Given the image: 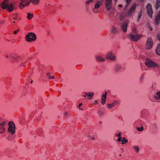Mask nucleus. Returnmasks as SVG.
Here are the masks:
<instances>
[{
  "instance_id": "obj_1",
  "label": "nucleus",
  "mask_w": 160,
  "mask_h": 160,
  "mask_svg": "<svg viewBox=\"0 0 160 160\" xmlns=\"http://www.w3.org/2000/svg\"><path fill=\"white\" fill-rule=\"evenodd\" d=\"M2 7L3 9H7L9 12H12L15 8L13 3H9L8 0H4L2 4Z\"/></svg>"
},
{
  "instance_id": "obj_2",
  "label": "nucleus",
  "mask_w": 160,
  "mask_h": 160,
  "mask_svg": "<svg viewBox=\"0 0 160 160\" xmlns=\"http://www.w3.org/2000/svg\"><path fill=\"white\" fill-rule=\"evenodd\" d=\"M145 64L148 68H157L160 69V66L150 59L147 58L145 62Z\"/></svg>"
},
{
  "instance_id": "obj_3",
  "label": "nucleus",
  "mask_w": 160,
  "mask_h": 160,
  "mask_svg": "<svg viewBox=\"0 0 160 160\" xmlns=\"http://www.w3.org/2000/svg\"><path fill=\"white\" fill-rule=\"evenodd\" d=\"M8 132L12 134H13L15 132V126L13 122L10 121L8 123Z\"/></svg>"
},
{
  "instance_id": "obj_4",
  "label": "nucleus",
  "mask_w": 160,
  "mask_h": 160,
  "mask_svg": "<svg viewBox=\"0 0 160 160\" xmlns=\"http://www.w3.org/2000/svg\"><path fill=\"white\" fill-rule=\"evenodd\" d=\"M36 39V35L33 32H30L26 36V39L27 42H31L34 41Z\"/></svg>"
},
{
  "instance_id": "obj_5",
  "label": "nucleus",
  "mask_w": 160,
  "mask_h": 160,
  "mask_svg": "<svg viewBox=\"0 0 160 160\" xmlns=\"http://www.w3.org/2000/svg\"><path fill=\"white\" fill-rule=\"evenodd\" d=\"M31 2V0H20L19 7L20 9H22L24 7L28 6Z\"/></svg>"
},
{
  "instance_id": "obj_6",
  "label": "nucleus",
  "mask_w": 160,
  "mask_h": 160,
  "mask_svg": "<svg viewBox=\"0 0 160 160\" xmlns=\"http://www.w3.org/2000/svg\"><path fill=\"white\" fill-rule=\"evenodd\" d=\"M153 44L152 39L151 38H148L146 42V49L147 50L150 49L152 48Z\"/></svg>"
},
{
  "instance_id": "obj_7",
  "label": "nucleus",
  "mask_w": 160,
  "mask_h": 160,
  "mask_svg": "<svg viewBox=\"0 0 160 160\" xmlns=\"http://www.w3.org/2000/svg\"><path fill=\"white\" fill-rule=\"evenodd\" d=\"M141 37L142 36L141 34L134 35L132 34H131L129 35L130 39L135 42L138 41Z\"/></svg>"
},
{
  "instance_id": "obj_8",
  "label": "nucleus",
  "mask_w": 160,
  "mask_h": 160,
  "mask_svg": "<svg viewBox=\"0 0 160 160\" xmlns=\"http://www.w3.org/2000/svg\"><path fill=\"white\" fill-rule=\"evenodd\" d=\"M147 13L150 18H152V11L151 4L148 3L146 6Z\"/></svg>"
},
{
  "instance_id": "obj_9",
  "label": "nucleus",
  "mask_w": 160,
  "mask_h": 160,
  "mask_svg": "<svg viewBox=\"0 0 160 160\" xmlns=\"http://www.w3.org/2000/svg\"><path fill=\"white\" fill-rule=\"evenodd\" d=\"M128 22L125 21L123 22L121 25V28L123 32H126L127 31Z\"/></svg>"
},
{
  "instance_id": "obj_10",
  "label": "nucleus",
  "mask_w": 160,
  "mask_h": 160,
  "mask_svg": "<svg viewBox=\"0 0 160 160\" xmlns=\"http://www.w3.org/2000/svg\"><path fill=\"white\" fill-rule=\"evenodd\" d=\"M6 123L5 122H3L0 124V133H2L5 132L6 128L4 127Z\"/></svg>"
},
{
  "instance_id": "obj_11",
  "label": "nucleus",
  "mask_w": 160,
  "mask_h": 160,
  "mask_svg": "<svg viewBox=\"0 0 160 160\" xmlns=\"http://www.w3.org/2000/svg\"><path fill=\"white\" fill-rule=\"evenodd\" d=\"M106 58L112 60H114L115 59V57L112 52H108L106 55Z\"/></svg>"
},
{
  "instance_id": "obj_12",
  "label": "nucleus",
  "mask_w": 160,
  "mask_h": 160,
  "mask_svg": "<svg viewBox=\"0 0 160 160\" xmlns=\"http://www.w3.org/2000/svg\"><path fill=\"white\" fill-rule=\"evenodd\" d=\"M107 91L105 92V94H102L101 98V103L102 105H104L106 102V97L107 96Z\"/></svg>"
},
{
  "instance_id": "obj_13",
  "label": "nucleus",
  "mask_w": 160,
  "mask_h": 160,
  "mask_svg": "<svg viewBox=\"0 0 160 160\" xmlns=\"http://www.w3.org/2000/svg\"><path fill=\"white\" fill-rule=\"evenodd\" d=\"M103 1L102 0L100 1L99 2H97L95 5L94 8H98L101 5L103 4Z\"/></svg>"
},
{
  "instance_id": "obj_14",
  "label": "nucleus",
  "mask_w": 160,
  "mask_h": 160,
  "mask_svg": "<svg viewBox=\"0 0 160 160\" xmlns=\"http://www.w3.org/2000/svg\"><path fill=\"white\" fill-rule=\"evenodd\" d=\"M160 20V11L159 12L157 16H156L155 19V22L156 24L157 25L159 24Z\"/></svg>"
},
{
  "instance_id": "obj_15",
  "label": "nucleus",
  "mask_w": 160,
  "mask_h": 160,
  "mask_svg": "<svg viewBox=\"0 0 160 160\" xmlns=\"http://www.w3.org/2000/svg\"><path fill=\"white\" fill-rule=\"evenodd\" d=\"M83 93H85L87 96L89 97L87 98V99L89 100H91L94 95V93L93 92H83Z\"/></svg>"
},
{
  "instance_id": "obj_16",
  "label": "nucleus",
  "mask_w": 160,
  "mask_h": 160,
  "mask_svg": "<svg viewBox=\"0 0 160 160\" xmlns=\"http://www.w3.org/2000/svg\"><path fill=\"white\" fill-rule=\"evenodd\" d=\"M112 2H106L105 6L108 10L109 11L111 8Z\"/></svg>"
},
{
  "instance_id": "obj_17",
  "label": "nucleus",
  "mask_w": 160,
  "mask_h": 160,
  "mask_svg": "<svg viewBox=\"0 0 160 160\" xmlns=\"http://www.w3.org/2000/svg\"><path fill=\"white\" fill-rule=\"evenodd\" d=\"M136 7V5L135 4H134L130 8L128 11V14H131L133 13Z\"/></svg>"
},
{
  "instance_id": "obj_18",
  "label": "nucleus",
  "mask_w": 160,
  "mask_h": 160,
  "mask_svg": "<svg viewBox=\"0 0 160 160\" xmlns=\"http://www.w3.org/2000/svg\"><path fill=\"white\" fill-rule=\"evenodd\" d=\"M96 58L97 60L99 62H104L105 61V59L103 58L101 56H97Z\"/></svg>"
},
{
  "instance_id": "obj_19",
  "label": "nucleus",
  "mask_w": 160,
  "mask_h": 160,
  "mask_svg": "<svg viewBox=\"0 0 160 160\" xmlns=\"http://www.w3.org/2000/svg\"><path fill=\"white\" fill-rule=\"evenodd\" d=\"M112 32L113 34H116L118 32V30L117 28L114 27H113L112 28Z\"/></svg>"
},
{
  "instance_id": "obj_20",
  "label": "nucleus",
  "mask_w": 160,
  "mask_h": 160,
  "mask_svg": "<svg viewBox=\"0 0 160 160\" xmlns=\"http://www.w3.org/2000/svg\"><path fill=\"white\" fill-rule=\"evenodd\" d=\"M156 52L157 54L160 55V44L158 45Z\"/></svg>"
},
{
  "instance_id": "obj_21",
  "label": "nucleus",
  "mask_w": 160,
  "mask_h": 160,
  "mask_svg": "<svg viewBox=\"0 0 160 160\" xmlns=\"http://www.w3.org/2000/svg\"><path fill=\"white\" fill-rule=\"evenodd\" d=\"M160 7V0H157L156 8L158 9Z\"/></svg>"
},
{
  "instance_id": "obj_22",
  "label": "nucleus",
  "mask_w": 160,
  "mask_h": 160,
  "mask_svg": "<svg viewBox=\"0 0 160 160\" xmlns=\"http://www.w3.org/2000/svg\"><path fill=\"white\" fill-rule=\"evenodd\" d=\"M121 69V66L120 65L117 64L116 66L115 70L117 71H118Z\"/></svg>"
},
{
  "instance_id": "obj_23",
  "label": "nucleus",
  "mask_w": 160,
  "mask_h": 160,
  "mask_svg": "<svg viewBox=\"0 0 160 160\" xmlns=\"http://www.w3.org/2000/svg\"><path fill=\"white\" fill-rule=\"evenodd\" d=\"M154 97L156 100H158L160 99V92H158L157 93L156 95L154 96Z\"/></svg>"
},
{
  "instance_id": "obj_24",
  "label": "nucleus",
  "mask_w": 160,
  "mask_h": 160,
  "mask_svg": "<svg viewBox=\"0 0 160 160\" xmlns=\"http://www.w3.org/2000/svg\"><path fill=\"white\" fill-rule=\"evenodd\" d=\"M10 58L13 60H16V58L18 56L15 54H11L10 56Z\"/></svg>"
},
{
  "instance_id": "obj_25",
  "label": "nucleus",
  "mask_w": 160,
  "mask_h": 160,
  "mask_svg": "<svg viewBox=\"0 0 160 160\" xmlns=\"http://www.w3.org/2000/svg\"><path fill=\"white\" fill-rule=\"evenodd\" d=\"M33 17V14L29 13L27 14V18L28 19H30Z\"/></svg>"
},
{
  "instance_id": "obj_26",
  "label": "nucleus",
  "mask_w": 160,
  "mask_h": 160,
  "mask_svg": "<svg viewBox=\"0 0 160 160\" xmlns=\"http://www.w3.org/2000/svg\"><path fill=\"white\" fill-rule=\"evenodd\" d=\"M31 2L34 4H38L39 2V0H31Z\"/></svg>"
},
{
  "instance_id": "obj_27",
  "label": "nucleus",
  "mask_w": 160,
  "mask_h": 160,
  "mask_svg": "<svg viewBox=\"0 0 160 160\" xmlns=\"http://www.w3.org/2000/svg\"><path fill=\"white\" fill-rule=\"evenodd\" d=\"M142 16V12L141 11H140L139 13V15L138 16V19L137 20V22H138L139 20V19H140Z\"/></svg>"
},
{
  "instance_id": "obj_28",
  "label": "nucleus",
  "mask_w": 160,
  "mask_h": 160,
  "mask_svg": "<svg viewBox=\"0 0 160 160\" xmlns=\"http://www.w3.org/2000/svg\"><path fill=\"white\" fill-rule=\"evenodd\" d=\"M135 150L137 152H138L139 151V148L138 146H135L133 147Z\"/></svg>"
},
{
  "instance_id": "obj_29",
  "label": "nucleus",
  "mask_w": 160,
  "mask_h": 160,
  "mask_svg": "<svg viewBox=\"0 0 160 160\" xmlns=\"http://www.w3.org/2000/svg\"><path fill=\"white\" fill-rule=\"evenodd\" d=\"M118 103V102L116 101H114L112 104H110L111 107H112L114 106L115 105L117 104Z\"/></svg>"
},
{
  "instance_id": "obj_30",
  "label": "nucleus",
  "mask_w": 160,
  "mask_h": 160,
  "mask_svg": "<svg viewBox=\"0 0 160 160\" xmlns=\"http://www.w3.org/2000/svg\"><path fill=\"white\" fill-rule=\"evenodd\" d=\"M98 112L100 116H102L104 114V112L101 110H99Z\"/></svg>"
},
{
  "instance_id": "obj_31",
  "label": "nucleus",
  "mask_w": 160,
  "mask_h": 160,
  "mask_svg": "<svg viewBox=\"0 0 160 160\" xmlns=\"http://www.w3.org/2000/svg\"><path fill=\"white\" fill-rule=\"evenodd\" d=\"M131 0H126L127 4L126 5V8H127L128 5L130 4Z\"/></svg>"
},
{
  "instance_id": "obj_32",
  "label": "nucleus",
  "mask_w": 160,
  "mask_h": 160,
  "mask_svg": "<svg viewBox=\"0 0 160 160\" xmlns=\"http://www.w3.org/2000/svg\"><path fill=\"white\" fill-rule=\"evenodd\" d=\"M128 142V141L127 139H125L124 140H122V144H124L126 143H127Z\"/></svg>"
},
{
  "instance_id": "obj_33",
  "label": "nucleus",
  "mask_w": 160,
  "mask_h": 160,
  "mask_svg": "<svg viewBox=\"0 0 160 160\" xmlns=\"http://www.w3.org/2000/svg\"><path fill=\"white\" fill-rule=\"evenodd\" d=\"M138 130L139 131H142L143 130V128L142 127L141 128H137Z\"/></svg>"
},
{
  "instance_id": "obj_34",
  "label": "nucleus",
  "mask_w": 160,
  "mask_h": 160,
  "mask_svg": "<svg viewBox=\"0 0 160 160\" xmlns=\"http://www.w3.org/2000/svg\"><path fill=\"white\" fill-rule=\"evenodd\" d=\"M88 137L89 139L90 140H93L94 139V138L93 137H92L90 135H88Z\"/></svg>"
},
{
  "instance_id": "obj_35",
  "label": "nucleus",
  "mask_w": 160,
  "mask_h": 160,
  "mask_svg": "<svg viewBox=\"0 0 160 160\" xmlns=\"http://www.w3.org/2000/svg\"><path fill=\"white\" fill-rule=\"evenodd\" d=\"M93 1L92 0H87L86 2V4H89L90 3L92 2Z\"/></svg>"
},
{
  "instance_id": "obj_36",
  "label": "nucleus",
  "mask_w": 160,
  "mask_h": 160,
  "mask_svg": "<svg viewBox=\"0 0 160 160\" xmlns=\"http://www.w3.org/2000/svg\"><path fill=\"white\" fill-rule=\"evenodd\" d=\"M47 76L48 78V79H51V76L50 75V73H48L47 74Z\"/></svg>"
},
{
  "instance_id": "obj_37",
  "label": "nucleus",
  "mask_w": 160,
  "mask_h": 160,
  "mask_svg": "<svg viewBox=\"0 0 160 160\" xmlns=\"http://www.w3.org/2000/svg\"><path fill=\"white\" fill-rule=\"evenodd\" d=\"M157 37L158 40L160 41V34L158 33L157 35Z\"/></svg>"
},
{
  "instance_id": "obj_38",
  "label": "nucleus",
  "mask_w": 160,
  "mask_h": 160,
  "mask_svg": "<svg viewBox=\"0 0 160 160\" xmlns=\"http://www.w3.org/2000/svg\"><path fill=\"white\" fill-rule=\"evenodd\" d=\"M107 108H111L112 107L110 104H107Z\"/></svg>"
},
{
  "instance_id": "obj_39",
  "label": "nucleus",
  "mask_w": 160,
  "mask_h": 160,
  "mask_svg": "<svg viewBox=\"0 0 160 160\" xmlns=\"http://www.w3.org/2000/svg\"><path fill=\"white\" fill-rule=\"evenodd\" d=\"M132 32L134 34H136L137 33V31L136 29L135 28L133 29Z\"/></svg>"
},
{
  "instance_id": "obj_40",
  "label": "nucleus",
  "mask_w": 160,
  "mask_h": 160,
  "mask_svg": "<svg viewBox=\"0 0 160 160\" xmlns=\"http://www.w3.org/2000/svg\"><path fill=\"white\" fill-rule=\"evenodd\" d=\"M121 135V133L119 132L118 134L116 135V136L118 137H120V136Z\"/></svg>"
},
{
  "instance_id": "obj_41",
  "label": "nucleus",
  "mask_w": 160,
  "mask_h": 160,
  "mask_svg": "<svg viewBox=\"0 0 160 160\" xmlns=\"http://www.w3.org/2000/svg\"><path fill=\"white\" fill-rule=\"evenodd\" d=\"M122 138L121 137H119V138H118V141H121V140Z\"/></svg>"
},
{
  "instance_id": "obj_42",
  "label": "nucleus",
  "mask_w": 160,
  "mask_h": 160,
  "mask_svg": "<svg viewBox=\"0 0 160 160\" xmlns=\"http://www.w3.org/2000/svg\"><path fill=\"white\" fill-rule=\"evenodd\" d=\"M148 28L151 31H152L153 30L151 26H149L148 27Z\"/></svg>"
},
{
  "instance_id": "obj_43",
  "label": "nucleus",
  "mask_w": 160,
  "mask_h": 160,
  "mask_svg": "<svg viewBox=\"0 0 160 160\" xmlns=\"http://www.w3.org/2000/svg\"><path fill=\"white\" fill-rule=\"evenodd\" d=\"M144 79V77L142 76L140 78V80H142Z\"/></svg>"
},
{
  "instance_id": "obj_44",
  "label": "nucleus",
  "mask_w": 160,
  "mask_h": 160,
  "mask_svg": "<svg viewBox=\"0 0 160 160\" xmlns=\"http://www.w3.org/2000/svg\"><path fill=\"white\" fill-rule=\"evenodd\" d=\"M18 31H17V30L14 31L13 32V33L14 34H17Z\"/></svg>"
},
{
  "instance_id": "obj_45",
  "label": "nucleus",
  "mask_w": 160,
  "mask_h": 160,
  "mask_svg": "<svg viewBox=\"0 0 160 160\" xmlns=\"http://www.w3.org/2000/svg\"><path fill=\"white\" fill-rule=\"evenodd\" d=\"M152 125L153 127L156 128V124L155 123L153 124Z\"/></svg>"
},
{
  "instance_id": "obj_46",
  "label": "nucleus",
  "mask_w": 160,
  "mask_h": 160,
  "mask_svg": "<svg viewBox=\"0 0 160 160\" xmlns=\"http://www.w3.org/2000/svg\"><path fill=\"white\" fill-rule=\"evenodd\" d=\"M106 2H112V0H105Z\"/></svg>"
},
{
  "instance_id": "obj_47",
  "label": "nucleus",
  "mask_w": 160,
  "mask_h": 160,
  "mask_svg": "<svg viewBox=\"0 0 160 160\" xmlns=\"http://www.w3.org/2000/svg\"><path fill=\"white\" fill-rule=\"evenodd\" d=\"M97 102H98L97 101L95 100L94 101V104H97Z\"/></svg>"
},
{
  "instance_id": "obj_48",
  "label": "nucleus",
  "mask_w": 160,
  "mask_h": 160,
  "mask_svg": "<svg viewBox=\"0 0 160 160\" xmlns=\"http://www.w3.org/2000/svg\"><path fill=\"white\" fill-rule=\"evenodd\" d=\"M118 6L120 8H121L122 7V4H119Z\"/></svg>"
},
{
  "instance_id": "obj_49",
  "label": "nucleus",
  "mask_w": 160,
  "mask_h": 160,
  "mask_svg": "<svg viewBox=\"0 0 160 160\" xmlns=\"http://www.w3.org/2000/svg\"><path fill=\"white\" fill-rule=\"evenodd\" d=\"M5 57L6 58H8L9 57V56L7 55V54H6L5 55Z\"/></svg>"
},
{
  "instance_id": "obj_50",
  "label": "nucleus",
  "mask_w": 160,
  "mask_h": 160,
  "mask_svg": "<svg viewBox=\"0 0 160 160\" xmlns=\"http://www.w3.org/2000/svg\"><path fill=\"white\" fill-rule=\"evenodd\" d=\"M84 94H84V95H83V96L85 98V97H86V96H87V95H86L85 93H84Z\"/></svg>"
},
{
  "instance_id": "obj_51",
  "label": "nucleus",
  "mask_w": 160,
  "mask_h": 160,
  "mask_svg": "<svg viewBox=\"0 0 160 160\" xmlns=\"http://www.w3.org/2000/svg\"><path fill=\"white\" fill-rule=\"evenodd\" d=\"M82 105V103H80L79 104V107H80Z\"/></svg>"
},
{
  "instance_id": "obj_52",
  "label": "nucleus",
  "mask_w": 160,
  "mask_h": 160,
  "mask_svg": "<svg viewBox=\"0 0 160 160\" xmlns=\"http://www.w3.org/2000/svg\"><path fill=\"white\" fill-rule=\"evenodd\" d=\"M54 78V76H52V77H51V79H53Z\"/></svg>"
},
{
  "instance_id": "obj_53",
  "label": "nucleus",
  "mask_w": 160,
  "mask_h": 160,
  "mask_svg": "<svg viewBox=\"0 0 160 160\" xmlns=\"http://www.w3.org/2000/svg\"><path fill=\"white\" fill-rule=\"evenodd\" d=\"M144 0H140V2H142Z\"/></svg>"
},
{
  "instance_id": "obj_54",
  "label": "nucleus",
  "mask_w": 160,
  "mask_h": 160,
  "mask_svg": "<svg viewBox=\"0 0 160 160\" xmlns=\"http://www.w3.org/2000/svg\"><path fill=\"white\" fill-rule=\"evenodd\" d=\"M67 114H68V113H67V112H66V113H65V116H66L67 115Z\"/></svg>"
},
{
  "instance_id": "obj_55",
  "label": "nucleus",
  "mask_w": 160,
  "mask_h": 160,
  "mask_svg": "<svg viewBox=\"0 0 160 160\" xmlns=\"http://www.w3.org/2000/svg\"><path fill=\"white\" fill-rule=\"evenodd\" d=\"M22 65L24 67L25 66L23 64H22Z\"/></svg>"
},
{
  "instance_id": "obj_56",
  "label": "nucleus",
  "mask_w": 160,
  "mask_h": 160,
  "mask_svg": "<svg viewBox=\"0 0 160 160\" xmlns=\"http://www.w3.org/2000/svg\"><path fill=\"white\" fill-rule=\"evenodd\" d=\"M13 19H14V20H16V19H17V18H13Z\"/></svg>"
},
{
  "instance_id": "obj_57",
  "label": "nucleus",
  "mask_w": 160,
  "mask_h": 160,
  "mask_svg": "<svg viewBox=\"0 0 160 160\" xmlns=\"http://www.w3.org/2000/svg\"><path fill=\"white\" fill-rule=\"evenodd\" d=\"M114 0V1L115 2H117V0Z\"/></svg>"
},
{
  "instance_id": "obj_58",
  "label": "nucleus",
  "mask_w": 160,
  "mask_h": 160,
  "mask_svg": "<svg viewBox=\"0 0 160 160\" xmlns=\"http://www.w3.org/2000/svg\"><path fill=\"white\" fill-rule=\"evenodd\" d=\"M32 82H33V81H31V83H32Z\"/></svg>"
},
{
  "instance_id": "obj_59",
  "label": "nucleus",
  "mask_w": 160,
  "mask_h": 160,
  "mask_svg": "<svg viewBox=\"0 0 160 160\" xmlns=\"http://www.w3.org/2000/svg\"><path fill=\"white\" fill-rule=\"evenodd\" d=\"M124 139H125V138H123V140H124Z\"/></svg>"
},
{
  "instance_id": "obj_60",
  "label": "nucleus",
  "mask_w": 160,
  "mask_h": 160,
  "mask_svg": "<svg viewBox=\"0 0 160 160\" xmlns=\"http://www.w3.org/2000/svg\"><path fill=\"white\" fill-rule=\"evenodd\" d=\"M13 22L14 23H15V21H13Z\"/></svg>"
},
{
  "instance_id": "obj_61",
  "label": "nucleus",
  "mask_w": 160,
  "mask_h": 160,
  "mask_svg": "<svg viewBox=\"0 0 160 160\" xmlns=\"http://www.w3.org/2000/svg\"><path fill=\"white\" fill-rule=\"evenodd\" d=\"M121 154H119V156H121Z\"/></svg>"
},
{
  "instance_id": "obj_62",
  "label": "nucleus",
  "mask_w": 160,
  "mask_h": 160,
  "mask_svg": "<svg viewBox=\"0 0 160 160\" xmlns=\"http://www.w3.org/2000/svg\"><path fill=\"white\" fill-rule=\"evenodd\" d=\"M152 87H153V85H152Z\"/></svg>"
}]
</instances>
